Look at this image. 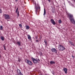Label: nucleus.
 I'll list each match as a JSON object with an SVG mask.
<instances>
[{
  "mask_svg": "<svg viewBox=\"0 0 75 75\" xmlns=\"http://www.w3.org/2000/svg\"><path fill=\"white\" fill-rule=\"evenodd\" d=\"M68 16H69V19H70V20L71 21L72 23L74 24H75V20H74V18H73V15L71 14H69L68 15Z\"/></svg>",
  "mask_w": 75,
  "mask_h": 75,
  "instance_id": "1",
  "label": "nucleus"
},
{
  "mask_svg": "<svg viewBox=\"0 0 75 75\" xmlns=\"http://www.w3.org/2000/svg\"><path fill=\"white\" fill-rule=\"evenodd\" d=\"M59 50V51H64V50H65V47L64 46H62V45H59L58 47Z\"/></svg>",
  "mask_w": 75,
  "mask_h": 75,
  "instance_id": "2",
  "label": "nucleus"
},
{
  "mask_svg": "<svg viewBox=\"0 0 75 75\" xmlns=\"http://www.w3.org/2000/svg\"><path fill=\"white\" fill-rule=\"evenodd\" d=\"M4 17L5 20H10V16L7 14H4Z\"/></svg>",
  "mask_w": 75,
  "mask_h": 75,
  "instance_id": "3",
  "label": "nucleus"
},
{
  "mask_svg": "<svg viewBox=\"0 0 75 75\" xmlns=\"http://www.w3.org/2000/svg\"><path fill=\"white\" fill-rule=\"evenodd\" d=\"M31 60L32 61H33L34 64H36L37 62H38V60L37 59L32 58Z\"/></svg>",
  "mask_w": 75,
  "mask_h": 75,
  "instance_id": "4",
  "label": "nucleus"
},
{
  "mask_svg": "<svg viewBox=\"0 0 75 75\" xmlns=\"http://www.w3.org/2000/svg\"><path fill=\"white\" fill-rule=\"evenodd\" d=\"M51 51L52 52H54V53H57V50L54 48H52L51 49Z\"/></svg>",
  "mask_w": 75,
  "mask_h": 75,
  "instance_id": "5",
  "label": "nucleus"
},
{
  "mask_svg": "<svg viewBox=\"0 0 75 75\" xmlns=\"http://www.w3.org/2000/svg\"><path fill=\"white\" fill-rule=\"evenodd\" d=\"M26 63L28 64H29V65H32L33 64V63H32V62H31L29 60H27L26 61Z\"/></svg>",
  "mask_w": 75,
  "mask_h": 75,
  "instance_id": "6",
  "label": "nucleus"
},
{
  "mask_svg": "<svg viewBox=\"0 0 75 75\" xmlns=\"http://www.w3.org/2000/svg\"><path fill=\"white\" fill-rule=\"evenodd\" d=\"M51 23L53 24V25H55V22L54 21V20L53 19H52L50 20Z\"/></svg>",
  "mask_w": 75,
  "mask_h": 75,
  "instance_id": "7",
  "label": "nucleus"
},
{
  "mask_svg": "<svg viewBox=\"0 0 75 75\" xmlns=\"http://www.w3.org/2000/svg\"><path fill=\"white\" fill-rule=\"evenodd\" d=\"M63 70L65 72V74H67V71H68V69H67V68H64Z\"/></svg>",
  "mask_w": 75,
  "mask_h": 75,
  "instance_id": "8",
  "label": "nucleus"
},
{
  "mask_svg": "<svg viewBox=\"0 0 75 75\" xmlns=\"http://www.w3.org/2000/svg\"><path fill=\"white\" fill-rule=\"evenodd\" d=\"M28 40H30V41H32V40L31 39V36H30L29 35H28Z\"/></svg>",
  "mask_w": 75,
  "mask_h": 75,
  "instance_id": "9",
  "label": "nucleus"
},
{
  "mask_svg": "<svg viewBox=\"0 0 75 75\" xmlns=\"http://www.w3.org/2000/svg\"><path fill=\"white\" fill-rule=\"evenodd\" d=\"M35 12L36 13V14H37V11H38V7L36 6L35 8Z\"/></svg>",
  "mask_w": 75,
  "mask_h": 75,
  "instance_id": "10",
  "label": "nucleus"
},
{
  "mask_svg": "<svg viewBox=\"0 0 75 75\" xmlns=\"http://www.w3.org/2000/svg\"><path fill=\"white\" fill-rule=\"evenodd\" d=\"M1 39L2 40V41H4V37L3 36H1Z\"/></svg>",
  "mask_w": 75,
  "mask_h": 75,
  "instance_id": "11",
  "label": "nucleus"
},
{
  "mask_svg": "<svg viewBox=\"0 0 75 75\" xmlns=\"http://www.w3.org/2000/svg\"><path fill=\"white\" fill-rule=\"evenodd\" d=\"M69 43H70L71 45H72L73 46H74L75 45H74V43H73V42H71V41H69Z\"/></svg>",
  "mask_w": 75,
  "mask_h": 75,
  "instance_id": "12",
  "label": "nucleus"
},
{
  "mask_svg": "<svg viewBox=\"0 0 75 75\" xmlns=\"http://www.w3.org/2000/svg\"><path fill=\"white\" fill-rule=\"evenodd\" d=\"M50 64H55V62L53 61H51L50 62Z\"/></svg>",
  "mask_w": 75,
  "mask_h": 75,
  "instance_id": "13",
  "label": "nucleus"
},
{
  "mask_svg": "<svg viewBox=\"0 0 75 75\" xmlns=\"http://www.w3.org/2000/svg\"><path fill=\"white\" fill-rule=\"evenodd\" d=\"M17 44H18L19 46H20V45H21V42L20 41L17 42Z\"/></svg>",
  "mask_w": 75,
  "mask_h": 75,
  "instance_id": "14",
  "label": "nucleus"
},
{
  "mask_svg": "<svg viewBox=\"0 0 75 75\" xmlns=\"http://www.w3.org/2000/svg\"><path fill=\"white\" fill-rule=\"evenodd\" d=\"M45 14H46V11L45 10V8H44L43 15L45 16Z\"/></svg>",
  "mask_w": 75,
  "mask_h": 75,
  "instance_id": "15",
  "label": "nucleus"
},
{
  "mask_svg": "<svg viewBox=\"0 0 75 75\" xmlns=\"http://www.w3.org/2000/svg\"><path fill=\"white\" fill-rule=\"evenodd\" d=\"M26 28L27 30H29L30 29V26H26Z\"/></svg>",
  "mask_w": 75,
  "mask_h": 75,
  "instance_id": "16",
  "label": "nucleus"
},
{
  "mask_svg": "<svg viewBox=\"0 0 75 75\" xmlns=\"http://www.w3.org/2000/svg\"><path fill=\"white\" fill-rule=\"evenodd\" d=\"M0 30H3V26L2 25H1V27H0Z\"/></svg>",
  "mask_w": 75,
  "mask_h": 75,
  "instance_id": "17",
  "label": "nucleus"
},
{
  "mask_svg": "<svg viewBox=\"0 0 75 75\" xmlns=\"http://www.w3.org/2000/svg\"><path fill=\"white\" fill-rule=\"evenodd\" d=\"M59 23L60 24H61V23H62V21H61V20H59Z\"/></svg>",
  "mask_w": 75,
  "mask_h": 75,
  "instance_id": "18",
  "label": "nucleus"
},
{
  "mask_svg": "<svg viewBox=\"0 0 75 75\" xmlns=\"http://www.w3.org/2000/svg\"><path fill=\"white\" fill-rule=\"evenodd\" d=\"M2 9H0V13H2Z\"/></svg>",
  "mask_w": 75,
  "mask_h": 75,
  "instance_id": "19",
  "label": "nucleus"
},
{
  "mask_svg": "<svg viewBox=\"0 0 75 75\" xmlns=\"http://www.w3.org/2000/svg\"><path fill=\"white\" fill-rule=\"evenodd\" d=\"M19 26L20 27H21V28H22V25L21 24H19Z\"/></svg>",
  "mask_w": 75,
  "mask_h": 75,
  "instance_id": "20",
  "label": "nucleus"
},
{
  "mask_svg": "<svg viewBox=\"0 0 75 75\" xmlns=\"http://www.w3.org/2000/svg\"><path fill=\"white\" fill-rule=\"evenodd\" d=\"M18 8H17L16 10V13H17V11H18Z\"/></svg>",
  "mask_w": 75,
  "mask_h": 75,
  "instance_id": "21",
  "label": "nucleus"
},
{
  "mask_svg": "<svg viewBox=\"0 0 75 75\" xmlns=\"http://www.w3.org/2000/svg\"><path fill=\"white\" fill-rule=\"evenodd\" d=\"M21 61V59H18V62H20Z\"/></svg>",
  "mask_w": 75,
  "mask_h": 75,
  "instance_id": "22",
  "label": "nucleus"
},
{
  "mask_svg": "<svg viewBox=\"0 0 75 75\" xmlns=\"http://www.w3.org/2000/svg\"><path fill=\"white\" fill-rule=\"evenodd\" d=\"M45 44H46V45H47V44H48V43H47V42H45Z\"/></svg>",
  "mask_w": 75,
  "mask_h": 75,
  "instance_id": "23",
  "label": "nucleus"
},
{
  "mask_svg": "<svg viewBox=\"0 0 75 75\" xmlns=\"http://www.w3.org/2000/svg\"><path fill=\"white\" fill-rule=\"evenodd\" d=\"M4 48L5 50H6V47H5V46H4Z\"/></svg>",
  "mask_w": 75,
  "mask_h": 75,
  "instance_id": "24",
  "label": "nucleus"
},
{
  "mask_svg": "<svg viewBox=\"0 0 75 75\" xmlns=\"http://www.w3.org/2000/svg\"><path fill=\"white\" fill-rule=\"evenodd\" d=\"M47 1H48L49 3H50V2H51V0H47Z\"/></svg>",
  "mask_w": 75,
  "mask_h": 75,
  "instance_id": "25",
  "label": "nucleus"
},
{
  "mask_svg": "<svg viewBox=\"0 0 75 75\" xmlns=\"http://www.w3.org/2000/svg\"><path fill=\"white\" fill-rule=\"evenodd\" d=\"M36 42H38V40H36Z\"/></svg>",
  "mask_w": 75,
  "mask_h": 75,
  "instance_id": "26",
  "label": "nucleus"
},
{
  "mask_svg": "<svg viewBox=\"0 0 75 75\" xmlns=\"http://www.w3.org/2000/svg\"><path fill=\"white\" fill-rule=\"evenodd\" d=\"M19 15V12L18 11V16Z\"/></svg>",
  "mask_w": 75,
  "mask_h": 75,
  "instance_id": "27",
  "label": "nucleus"
},
{
  "mask_svg": "<svg viewBox=\"0 0 75 75\" xmlns=\"http://www.w3.org/2000/svg\"><path fill=\"white\" fill-rule=\"evenodd\" d=\"M47 42V40H45L44 41V42Z\"/></svg>",
  "mask_w": 75,
  "mask_h": 75,
  "instance_id": "28",
  "label": "nucleus"
},
{
  "mask_svg": "<svg viewBox=\"0 0 75 75\" xmlns=\"http://www.w3.org/2000/svg\"><path fill=\"white\" fill-rule=\"evenodd\" d=\"M35 38L36 39H37L38 38H37V37H35Z\"/></svg>",
  "mask_w": 75,
  "mask_h": 75,
  "instance_id": "29",
  "label": "nucleus"
},
{
  "mask_svg": "<svg viewBox=\"0 0 75 75\" xmlns=\"http://www.w3.org/2000/svg\"><path fill=\"white\" fill-rule=\"evenodd\" d=\"M41 55H42V52H40Z\"/></svg>",
  "mask_w": 75,
  "mask_h": 75,
  "instance_id": "30",
  "label": "nucleus"
},
{
  "mask_svg": "<svg viewBox=\"0 0 75 75\" xmlns=\"http://www.w3.org/2000/svg\"><path fill=\"white\" fill-rule=\"evenodd\" d=\"M15 1L16 2H17V1H18V0H15Z\"/></svg>",
  "mask_w": 75,
  "mask_h": 75,
  "instance_id": "31",
  "label": "nucleus"
},
{
  "mask_svg": "<svg viewBox=\"0 0 75 75\" xmlns=\"http://www.w3.org/2000/svg\"><path fill=\"white\" fill-rule=\"evenodd\" d=\"M72 58H74V57L73 56H72Z\"/></svg>",
  "mask_w": 75,
  "mask_h": 75,
  "instance_id": "32",
  "label": "nucleus"
},
{
  "mask_svg": "<svg viewBox=\"0 0 75 75\" xmlns=\"http://www.w3.org/2000/svg\"><path fill=\"white\" fill-rule=\"evenodd\" d=\"M40 7H39V9H40Z\"/></svg>",
  "mask_w": 75,
  "mask_h": 75,
  "instance_id": "33",
  "label": "nucleus"
},
{
  "mask_svg": "<svg viewBox=\"0 0 75 75\" xmlns=\"http://www.w3.org/2000/svg\"><path fill=\"white\" fill-rule=\"evenodd\" d=\"M1 55H0V58H1Z\"/></svg>",
  "mask_w": 75,
  "mask_h": 75,
  "instance_id": "34",
  "label": "nucleus"
},
{
  "mask_svg": "<svg viewBox=\"0 0 75 75\" xmlns=\"http://www.w3.org/2000/svg\"><path fill=\"white\" fill-rule=\"evenodd\" d=\"M38 60L39 61H40V59H38Z\"/></svg>",
  "mask_w": 75,
  "mask_h": 75,
  "instance_id": "35",
  "label": "nucleus"
}]
</instances>
